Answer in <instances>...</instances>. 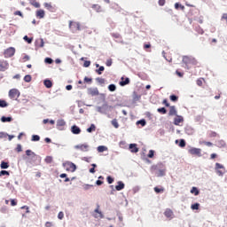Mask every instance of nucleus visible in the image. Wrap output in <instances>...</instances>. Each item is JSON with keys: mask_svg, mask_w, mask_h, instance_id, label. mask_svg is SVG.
<instances>
[{"mask_svg": "<svg viewBox=\"0 0 227 227\" xmlns=\"http://www.w3.org/2000/svg\"><path fill=\"white\" fill-rule=\"evenodd\" d=\"M20 97V91L18 89H11L9 91V98L12 100H17Z\"/></svg>", "mask_w": 227, "mask_h": 227, "instance_id": "nucleus-1", "label": "nucleus"}, {"mask_svg": "<svg viewBox=\"0 0 227 227\" xmlns=\"http://www.w3.org/2000/svg\"><path fill=\"white\" fill-rule=\"evenodd\" d=\"M63 167L66 168L67 171H69V172H75V170L77 169V166H75L71 161L64 162Z\"/></svg>", "mask_w": 227, "mask_h": 227, "instance_id": "nucleus-2", "label": "nucleus"}, {"mask_svg": "<svg viewBox=\"0 0 227 227\" xmlns=\"http://www.w3.org/2000/svg\"><path fill=\"white\" fill-rule=\"evenodd\" d=\"M75 150H79L82 153H89L90 152V145L88 144H80L74 145Z\"/></svg>", "mask_w": 227, "mask_h": 227, "instance_id": "nucleus-3", "label": "nucleus"}, {"mask_svg": "<svg viewBox=\"0 0 227 227\" xmlns=\"http://www.w3.org/2000/svg\"><path fill=\"white\" fill-rule=\"evenodd\" d=\"M69 28L73 33L82 30L80 23L72 21L69 22Z\"/></svg>", "mask_w": 227, "mask_h": 227, "instance_id": "nucleus-4", "label": "nucleus"}, {"mask_svg": "<svg viewBox=\"0 0 227 227\" xmlns=\"http://www.w3.org/2000/svg\"><path fill=\"white\" fill-rule=\"evenodd\" d=\"M188 153L191 155H195V156H198V157H201V149L200 148H196V147L190 148L188 150Z\"/></svg>", "mask_w": 227, "mask_h": 227, "instance_id": "nucleus-5", "label": "nucleus"}, {"mask_svg": "<svg viewBox=\"0 0 227 227\" xmlns=\"http://www.w3.org/2000/svg\"><path fill=\"white\" fill-rule=\"evenodd\" d=\"M14 54H15V48H13V47H10V48L6 49L4 52V56L5 58H11V57L14 56Z\"/></svg>", "mask_w": 227, "mask_h": 227, "instance_id": "nucleus-6", "label": "nucleus"}, {"mask_svg": "<svg viewBox=\"0 0 227 227\" xmlns=\"http://www.w3.org/2000/svg\"><path fill=\"white\" fill-rule=\"evenodd\" d=\"M9 68V62L5 59L0 60V72H5Z\"/></svg>", "mask_w": 227, "mask_h": 227, "instance_id": "nucleus-7", "label": "nucleus"}, {"mask_svg": "<svg viewBox=\"0 0 227 227\" xmlns=\"http://www.w3.org/2000/svg\"><path fill=\"white\" fill-rule=\"evenodd\" d=\"M219 169H225L224 167L220 164V163H216L215 164V170H216V173L219 176H223L224 175V171H222V170H219Z\"/></svg>", "mask_w": 227, "mask_h": 227, "instance_id": "nucleus-8", "label": "nucleus"}, {"mask_svg": "<svg viewBox=\"0 0 227 227\" xmlns=\"http://www.w3.org/2000/svg\"><path fill=\"white\" fill-rule=\"evenodd\" d=\"M88 94L91 97H97L99 95V91L98 88H89L88 89Z\"/></svg>", "mask_w": 227, "mask_h": 227, "instance_id": "nucleus-9", "label": "nucleus"}, {"mask_svg": "<svg viewBox=\"0 0 227 227\" xmlns=\"http://www.w3.org/2000/svg\"><path fill=\"white\" fill-rule=\"evenodd\" d=\"M184 121V118L180 115H176V117L174 119V124L176 126H180V123Z\"/></svg>", "mask_w": 227, "mask_h": 227, "instance_id": "nucleus-10", "label": "nucleus"}, {"mask_svg": "<svg viewBox=\"0 0 227 227\" xmlns=\"http://www.w3.org/2000/svg\"><path fill=\"white\" fill-rule=\"evenodd\" d=\"M164 215L167 218H168L169 220L174 218V213L170 208H167L164 212Z\"/></svg>", "mask_w": 227, "mask_h": 227, "instance_id": "nucleus-11", "label": "nucleus"}, {"mask_svg": "<svg viewBox=\"0 0 227 227\" xmlns=\"http://www.w3.org/2000/svg\"><path fill=\"white\" fill-rule=\"evenodd\" d=\"M129 150L132 153H137L139 152V148L137 144H129Z\"/></svg>", "mask_w": 227, "mask_h": 227, "instance_id": "nucleus-12", "label": "nucleus"}, {"mask_svg": "<svg viewBox=\"0 0 227 227\" xmlns=\"http://www.w3.org/2000/svg\"><path fill=\"white\" fill-rule=\"evenodd\" d=\"M95 214H94V217L95 218H103L104 215L102 214L101 211H99V206L97 207V208L94 210Z\"/></svg>", "mask_w": 227, "mask_h": 227, "instance_id": "nucleus-13", "label": "nucleus"}, {"mask_svg": "<svg viewBox=\"0 0 227 227\" xmlns=\"http://www.w3.org/2000/svg\"><path fill=\"white\" fill-rule=\"evenodd\" d=\"M71 132L74 135H80L82 133V129L79 127L74 125L71 128Z\"/></svg>", "mask_w": 227, "mask_h": 227, "instance_id": "nucleus-14", "label": "nucleus"}, {"mask_svg": "<svg viewBox=\"0 0 227 227\" xmlns=\"http://www.w3.org/2000/svg\"><path fill=\"white\" fill-rule=\"evenodd\" d=\"M66 126V122L64 120H59L57 121V128L59 129V130H62L63 128Z\"/></svg>", "mask_w": 227, "mask_h": 227, "instance_id": "nucleus-15", "label": "nucleus"}, {"mask_svg": "<svg viewBox=\"0 0 227 227\" xmlns=\"http://www.w3.org/2000/svg\"><path fill=\"white\" fill-rule=\"evenodd\" d=\"M35 16H36V18H38V19H43V18H44V16H45V12H44L43 10H38V11H36V12H35Z\"/></svg>", "mask_w": 227, "mask_h": 227, "instance_id": "nucleus-16", "label": "nucleus"}, {"mask_svg": "<svg viewBox=\"0 0 227 227\" xmlns=\"http://www.w3.org/2000/svg\"><path fill=\"white\" fill-rule=\"evenodd\" d=\"M125 187V184L122 183V181H118V184L115 186L116 191L120 192L123 190Z\"/></svg>", "mask_w": 227, "mask_h": 227, "instance_id": "nucleus-17", "label": "nucleus"}, {"mask_svg": "<svg viewBox=\"0 0 227 227\" xmlns=\"http://www.w3.org/2000/svg\"><path fill=\"white\" fill-rule=\"evenodd\" d=\"M124 80V78L122 77L121 78V82H120V85L121 86V87H123V86H126V85H129V83H130V80H129V78H125V80Z\"/></svg>", "mask_w": 227, "mask_h": 227, "instance_id": "nucleus-18", "label": "nucleus"}, {"mask_svg": "<svg viewBox=\"0 0 227 227\" xmlns=\"http://www.w3.org/2000/svg\"><path fill=\"white\" fill-rule=\"evenodd\" d=\"M177 112L176 110V107L174 106H169V113H168V115L169 116H174V115H176Z\"/></svg>", "mask_w": 227, "mask_h": 227, "instance_id": "nucleus-19", "label": "nucleus"}, {"mask_svg": "<svg viewBox=\"0 0 227 227\" xmlns=\"http://www.w3.org/2000/svg\"><path fill=\"white\" fill-rule=\"evenodd\" d=\"M97 151H98V153H102L104 152L108 151V148L105 145H99L97 147Z\"/></svg>", "mask_w": 227, "mask_h": 227, "instance_id": "nucleus-20", "label": "nucleus"}, {"mask_svg": "<svg viewBox=\"0 0 227 227\" xmlns=\"http://www.w3.org/2000/svg\"><path fill=\"white\" fill-rule=\"evenodd\" d=\"M43 85L46 86L47 89H51L53 83L51 80H43Z\"/></svg>", "mask_w": 227, "mask_h": 227, "instance_id": "nucleus-21", "label": "nucleus"}, {"mask_svg": "<svg viewBox=\"0 0 227 227\" xmlns=\"http://www.w3.org/2000/svg\"><path fill=\"white\" fill-rule=\"evenodd\" d=\"M191 193L194 194V196H198L200 195V191L196 186H192V188L191 189Z\"/></svg>", "mask_w": 227, "mask_h": 227, "instance_id": "nucleus-22", "label": "nucleus"}, {"mask_svg": "<svg viewBox=\"0 0 227 227\" xmlns=\"http://www.w3.org/2000/svg\"><path fill=\"white\" fill-rule=\"evenodd\" d=\"M30 4H32V5L35 6V8H40V7H41L40 3H38L36 0H31V1H30Z\"/></svg>", "mask_w": 227, "mask_h": 227, "instance_id": "nucleus-23", "label": "nucleus"}, {"mask_svg": "<svg viewBox=\"0 0 227 227\" xmlns=\"http://www.w3.org/2000/svg\"><path fill=\"white\" fill-rule=\"evenodd\" d=\"M44 7H46V9L50 10V12H53L55 10V8L51 5V4H44Z\"/></svg>", "mask_w": 227, "mask_h": 227, "instance_id": "nucleus-24", "label": "nucleus"}, {"mask_svg": "<svg viewBox=\"0 0 227 227\" xmlns=\"http://www.w3.org/2000/svg\"><path fill=\"white\" fill-rule=\"evenodd\" d=\"M96 131V126L94 124H91L90 128L87 129L88 133H92Z\"/></svg>", "mask_w": 227, "mask_h": 227, "instance_id": "nucleus-25", "label": "nucleus"}, {"mask_svg": "<svg viewBox=\"0 0 227 227\" xmlns=\"http://www.w3.org/2000/svg\"><path fill=\"white\" fill-rule=\"evenodd\" d=\"M154 192L162 193V192H164V188L163 187L160 188V187L156 186V187H154Z\"/></svg>", "mask_w": 227, "mask_h": 227, "instance_id": "nucleus-26", "label": "nucleus"}, {"mask_svg": "<svg viewBox=\"0 0 227 227\" xmlns=\"http://www.w3.org/2000/svg\"><path fill=\"white\" fill-rule=\"evenodd\" d=\"M1 121H2L3 122H10V121H12V117H4V116H3V117L1 118Z\"/></svg>", "mask_w": 227, "mask_h": 227, "instance_id": "nucleus-27", "label": "nucleus"}, {"mask_svg": "<svg viewBox=\"0 0 227 227\" xmlns=\"http://www.w3.org/2000/svg\"><path fill=\"white\" fill-rule=\"evenodd\" d=\"M53 161V157L52 156H46V159H44V162L50 164Z\"/></svg>", "mask_w": 227, "mask_h": 227, "instance_id": "nucleus-28", "label": "nucleus"}, {"mask_svg": "<svg viewBox=\"0 0 227 227\" xmlns=\"http://www.w3.org/2000/svg\"><path fill=\"white\" fill-rule=\"evenodd\" d=\"M0 107H8V103L4 99H0Z\"/></svg>", "mask_w": 227, "mask_h": 227, "instance_id": "nucleus-29", "label": "nucleus"}, {"mask_svg": "<svg viewBox=\"0 0 227 227\" xmlns=\"http://www.w3.org/2000/svg\"><path fill=\"white\" fill-rule=\"evenodd\" d=\"M96 82L101 85H104L106 83L105 78H96Z\"/></svg>", "mask_w": 227, "mask_h": 227, "instance_id": "nucleus-30", "label": "nucleus"}, {"mask_svg": "<svg viewBox=\"0 0 227 227\" xmlns=\"http://www.w3.org/2000/svg\"><path fill=\"white\" fill-rule=\"evenodd\" d=\"M200 203H194L191 206L192 210H199L200 208Z\"/></svg>", "mask_w": 227, "mask_h": 227, "instance_id": "nucleus-31", "label": "nucleus"}, {"mask_svg": "<svg viewBox=\"0 0 227 227\" xmlns=\"http://www.w3.org/2000/svg\"><path fill=\"white\" fill-rule=\"evenodd\" d=\"M23 40L26 41L28 44H31L33 43V38H28V35H25L23 37Z\"/></svg>", "mask_w": 227, "mask_h": 227, "instance_id": "nucleus-32", "label": "nucleus"}, {"mask_svg": "<svg viewBox=\"0 0 227 227\" xmlns=\"http://www.w3.org/2000/svg\"><path fill=\"white\" fill-rule=\"evenodd\" d=\"M92 9L96 10L98 12H101V6L99 4H93Z\"/></svg>", "mask_w": 227, "mask_h": 227, "instance_id": "nucleus-33", "label": "nucleus"}, {"mask_svg": "<svg viewBox=\"0 0 227 227\" xmlns=\"http://www.w3.org/2000/svg\"><path fill=\"white\" fill-rule=\"evenodd\" d=\"M31 140L33 142H38V141H40V136L39 135H33Z\"/></svg>", "mask_w": 227, "mask_h": 227, "instance_id": "nucleus-34", "label": "nucleus"}, {"mask_svg": "<svg viewBox=\"0 0 227 227\" xmlns=\"http://www.w3.org/2000/svg\"><path fill=\"white\" fill-rule=\"evenodd\" d=\"M186 146V141L184 139H180L179 147L184 148Z\"/></svg>", "mask_w": 227, "mask_h": 227, "instance_id": "nucleus-35", "label": "nucleus"}, {"mask_svg": "<svg viewBox=\"0 0 227 227\" xmlns=\"http://www.w3.org/2000/svg\"><path fill=\"white\" fill-rule=\"evenodd\" d=\"M9 168V163L8 162H5V161H2L1 163V168L3 169H6Z\"/></svg>", "mask_w": 227, "mask_h": 227, "instance_id": "nucleus-36", "label": "nucleus"}, {"mask_svg": "<svg viewBox=\"0 0 227 227\" xmlns=\"http://www.w3.org/2000/svg\"><path fill=\"white\" fill-rule=\"evenodd\" d=\"M155 152L153 150H149V153L147 154V157L149 159H153Z\"/></svg>", "mask_w": 227, "mask_h": 227, "instance_id": "nucleus-37", "label": "nucleus"}, {"mask_svg": "<svg viewBox=\"0 0 227 227\" xmlns=\"http://www.w3.org/2000/svg\"><path fill=\"white\" fill-rule=\"evenodd\" d=\"M108 90H109L111 92L115 91V90H116V86H115V84H114V83L110 84L109 87H108Z\"/></svg>", "mask_w": 227, "mask_h": 227, "instance_id": "nucleus-38", "label": "nucleus"}, {"mask_svg": "<svg viewBox=\"0 0 227 227\" xmlns=\"http://www.w3.org/2000/svg\"><path fill=\"white\" fill-rule=\"evenodd\" d=\"M169 98H170V101H172V102H174V103L177 102V100H178V97L176 96V95H171V96L169 97Z\"/></svg>", "mask_w": 227, "mask_h": 227, "instance_id": "nucleus-39", "label": "nucleus"}, {"mask_svg": "<svg viewBox=\"0 0 227 227\" xmlns=\"http://www.w3.org/2000/svg\"><path fill=\"white\" fill-rule=\"evenodd\" d=\"M141 125L142 127H145L146 125V121L145 120H140L138 121H137V125Z\"/></svg>", "mask_w": 227, "mask_h": 227, "instance_id": "nucleus-40", "label": "nucleus"}, {"mask_svg": "<svg viewBox=\"0 0 227 227\" xmlns=\"http://www.w3.org/2000/svg\"><path fill=\"white\" fill-rule=\"evenodd\" d=\"M112 125L115 128V129H118L119 128V123L117 121L116 119L113 120L112 121Z\"/></svg>", "mask_w": 227, "mask_h": 227, "instance_id": "nucleus-41", "label": "nucleus"}, {"mask_svg": "<svg viewBox=\"0 0 227 227\" xmlns=\"http://www.w3.org/2000/svg\"><path fill=\"white\" fill-rule=\"evenodd\" d=\"M160 114H167V110L165 107L158 108L157 110Z\"/></svg>", "mask_w": 227, "mask_h": 227, "instance_id": "nucleus-42", "label": "nucleus"}, {"mask_svg": "<svg viewBox=\"0 0 227 227\" xmlns=\"http://www.w3.org/2000/svg\"><path fill=\"white\" fill-rule=\"evenodd\" d=\"M24 81H25L26 82H31V81H32V76H31V75H26V76L24 77Z\"/></svg>", "mask_w": 227, "mask_h": 227, "instance_id": "nucleus-43", "label": "nucleus"}, {"mask_svg": "<svg viewBox=\"0 0 227 227\" xmlns=\"http://www.w3.org/2000/svg\"><path fill=\"white\" fill-rule=\"evenodd\" d=\"M105 70V67H99V69H97L96 70V73L99 75L102 74V72Z\"/></svg>", "mask_w": 227, "mask_h": 227, "instance_id": "nucleus-44", "label": "nucleus"}, {"mask_svg": "<svg viewBox=\"0 0 227 227\" xmlns=\"http://www.w3.org/2000/svg\"><path fill=\"white\" fill-rule=\"evenodd\" d=\"M196 84L201 87L203 85V78H199L196 82Z\"/></svg>", "mask_w": 227, "mask_h": 227, "instance_id": "nucleus-45", "label": "nucleus"}, {"mask_svg": "<svg viewBox=\"0 0 227 227\" xmlns=\"http://www.w3.org/2000/svg\"><path fill=\"white\" fill-rule=\"evenodd\" d=\"M202 144L207 147H211L213 146V143L212 142H208V141H203Z\"/></svg>", "mask_w": 227, "mask_h": 227, "instance_id": "nucleus-46", "label": "nucleus"}, {"mask_svg": "<svg viewBox=\"0 0 227 227\" xmlns=\"http://www.w3.org/2000/svg\"><path fill=\"white\" fill-rule=\"evenodd\" d=\"M26 155H27V157H30V156H32V155H35V153L32 152L31 150H27V151H26Z\"/></svg>", "mask_w": 227, "mask_h": 227, "instance_id": "nucleus-47", "label": "nucleus"}, {"mask_svg": "<svg viewBox=\"0 0 227 227\" xmlns=\"http://www.w3.org/2000/svg\"><path fill=\"white\" fill-rule=\"evenodd\" d=\"M10 176V173L6 170H2L0 172V176Z\"/></svg>", "mask_w": 227, "mask_h": 227, "instance_id": "nucleus-48", "label": "nucleus"}, {"mask_svg": "<svg viewBox=\"0 0 227 227\" xmlns=\"http://www.w3.org/2000/svg\"><path fill=\"white\" fill-rule=\"evenodd\" d=\"M8 137V134L7 133H4V132H0V138L3 139V138H7Z\"/></svg>", "mask_w": 227, "mask_h": 227, "instance_id": "nucleus-49", "label": "nucleus"}, {"mask_svg": "<svg viewBox=\"0 0 227 227\" xmlns=\"http://www.w3.org/2000/svg\"><path fill=\"white\" fill-rule=\"evenodd\" d=\"M16 151L17 153H21L22 152V145L20 144H19L16 147Z\"/></svg>", "mask_w": 227, "mask_h": 227, "instance_id": "nucleus-50", "label": "nucleus"}, {"mask_svg": "<svg viewBox=\"0 0 227 227\" xmlns=\"http://www.w3.org/2000/svg\"><path fill=\"white\" fill-rule=\"evenodd\" d=\"M44 62H46V63H48V64H52V63H53V60H52V59H51V58H46V59H44Z\"/></svg>", "mask_w": 227, "mask_h": 227, "instance_id": "nucleus-51", "label": "nucleus"}, {"mask_svg": "<svg viewBox=\"0 0 227 227\" xmlns=\"http://www.w3.org/2000/svg\"><path fill=\"white\" fill-rule=\"evenodd\" d=\"M58 218H59V220H62V219L64 218V213H63L62 211H60V212L59 213Z\"/></svg>", "mask_w": 227, "mask_h": 227, "instance_id": "nucleus-52", "label": "nucleus"}, {"mask_svg": "<svg viewBox=\"0 0 227 227\" xmlns=\"http://www.w3.org/2000/svg\"><path fill=\"white\" fill-rule=\"evenodd\" d=\"M83 81H84V82L91 83L92 82V78L85 77Z\"/></svg>", "mask_w": 227, "mask_h": 227, "instance_id": "nucleus-53", "label": "nucleus"}, {"mask_svg": "<svg viewBox=\"0 0 227 227\" xmlns=\"http://www.w3.org/2000/svg\"><path fill=\"white\" fill-rule=\"evenodd\" d=\"M45 227H52L53 223L51 222H46V223H44Z\"/></svg>", "mask_w": 227, "mask_h": 227, "instance_id": "nucleus-54", "label": "nucleus"}, {"mask_svg": "<svg viewBox=\"0 0 227 227\" xmlns=\"http://www.w3.org/2000/svg\"><path fill=\"white\" fill-rule=\"evenodd\" d=\"M90 61H84V63H83V67H89L90 66Z\"/></svg>", "mask_w": 227, "mask_h": 227, "instance_id": "nucleus-55", "label": "nucleus"}, {"mask_svg": "<svg viewBox=\"0 0 227 227\" xmlns=\"http://www.w3.org/2000/svg\"><path fill=\"white\" fill-rule=\"evenodd\" d=\"M114 181V178H112L111 176L107 177V182H108L109 184H113Z\"/></svg>", "mask_w": 227, "mask_h": 227, "instance_id": "nucleus-56", "label": "nucleus"}, {"mask_svg": "<svg viewBox=\"0 0 227 227\" xmlns=\"http://www.w3.org/2000/svg\"><path fill=\"white\" fill-rule=\"evenodd\" d=\"M11 206L12 207H16L17 206V201L15 200H11Z\"/></svg>", "mask_w": 227, "mask_h": 227, "instance_id": "nucleus-57", "label": "nucleus"}, {"mask_svg": "<svg viewBox=\"0 0 227 227\" xmlns=\"http://www.w3.org/2000/svg\"><path fill=\"white\" fill-rule=\"evenodd\" d=\"M162 104H164V106H166V107H169V103L168 102L167 99H164Z\"/></svg>", "mask_w": 227, "mask_h": 227, "instance_id": "nucleus-58", "label": "nucleus"}, {"mask_svg": "<svg viewBox=\"0 0 227 227\" xmlns=\"http://www.w3.org/2000/svg\"><path fill=\"white\" fill-rule=\"evenodd\" d=\"M222 20H226V23H227V13L223 14Z\"/></svg>", "mask_w": 227, "mask_h": 227, "instance_id": "nucleus-59", "label": "nucleus"}, {"mask_svg": "<svg viewBox=\"0 0 227 227\" xmlns=\"http://www.w3.org/2000/svg\"><path fill=\"white\" fill-rule=\"evenodd\" d=\"M14 15H19V16H20V17H24V16H22V12H20V11H17V12H14Z\"/></svg>", "mask_w": 227, "mask_h": 227, "instance_id": "nucleus-60", "label": "nucleus"}, {"mask_svg": "<svg viewBox=\"0 0 227 227\" xmlns=\"http://www.w3.org/2000/svg\"><path fill=\"white\" fill-rule=\"evenodd\" d=\"M176 74L179 76V77H184V73H180V71H176Z\"/></svg>", "mask_w": 227, "mask_h": 227, "instance_id": "nucleus-61", "label": "nucleus"}, {"mask_svg": "<svg viewBox=\"0 0 227 227\" xmlns=\"http://www.w3.org/2000/svg\"><path fill=\"white\" fill-rule=\"evenodd\" d=\"M112 64H113L112 59H108V60L106 61V66H107V67H111Z\"/></svg>", "mask_w": 227, "mask_h": 227, "instance_id": "nucleus-62", "label": "nucleus"}, {"mask_svg": "<svg viewBox=\"0 0 227 227\" xmlns=\"http://www.w3.org/2000/svg\"><path fill=\"white\" fill-rule=\"evenodd\" d=\"M103 184H104V182L101 181V180L96 181V184L98 185V186L102 185Z\"/></svg>", "mask_w": 227, "mask_h": 227, "instance_id": "nucleus-63", "label": "nucleus"}, {"mask_svg": "<svg viewBox=\"0 0 227 227\" xmlns=\"http://www.w3.org/2000/svg\"><path fill=\"white\" fill-rule=\"evenodd\" d=\"M165 3H166V0H160V1H159V4H160V6H163V5L165 4Z\"/></svg>", "mask_w": 227, "mask_h": 227, "instance_id": "nucleus-64", "label": "nucleus"}]
</instances>
